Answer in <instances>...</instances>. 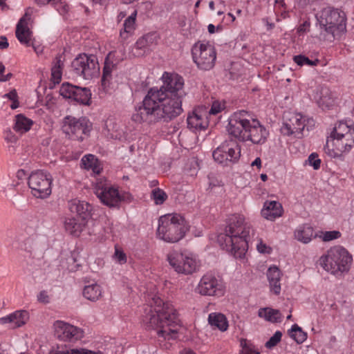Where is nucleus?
Instances as JSON below:
<instances>
[{"mask_svg":"<svg viewBox=\"0 0 354 354\" xmlns=\"http://www.w3.org/2000/svg\"><path fill=\"white\" fill-rule=\"evenodd\" d=\"M281 273L277 266H270L267 271V278L269 282L270 291L275 295H279L281 292Z\"/></svg>","mask_w":354,"mask_h":354,"instance_id":"c85d7f7f","label":"nucleus"},{"mask_svg":"<svg viewBox=\"0 0 354 354\" xmlns=\"http://www.w3.org/2000/svg\"><path fill=\"white\" fill-rule=\"evenodd\" d=\"M189 230V225L180 214L171 213L158 219L157 237L165 242L175 243L180 241Z\"/></svg>","mask_w":354,"mask_h":354,"instance_id":"423d86ee","label":"nucleus"},{"mask_svg":"<svg viewBox=\"0 0 354 354\" xmlns=\"http://www.w3.org/2000/svg\"><path fill=\"white\" fill-rule=\"evenodd\" d=\"M227 131L239 141H250L254 145H263L269 136V131L245 111L234 113L229 118Z\"/></svg>","mask_w":354,"mask_h":354,"instance_id":"20e7f679","label":"nucleus"},{"mask_svg":"<svg viewBox=\"0 0 354 354\" xmlns=\"http://www.w3.org/2000/svg\"><path fill=\"white\" fill-rule=\"evenodd\" d=\"M68 354H99V353L93 352L91 351L86 350L84 348H80V349H71L70 352L68 351Z\"/></svg>","mask_w":354,"mask_h":354,"instance_id":"4d7b16f0","label":"nucleus"},{"mask_svg":"<svg viewBox=\"0 0 354 354\" xmlns=\"http://www.w3.org/2000/svg\"><path fill=\"white\" fill-rule=\"evenodd\" d=\"M224 109V105L218 101H215L212 103L210 109H207L208 115H215Z\"/></svg>","mask_w":354,"mask_h":354,"instance_id":"603ef678","label":"nucleus"},{"mask_svg":"<svg viewBox=\"0 0 354 354\" xmlns=\"http://www.w3.org/2000/svg\"><path fill=\"white\" fill-rule=\"evenodd\" d=\"M258 315L265 320L272 322H280L281 321V314L279 310L271 308H260Z\"/></svg>","mask_w":354,"mask_h":354,"instance_id":"c9c22d12","label":"nucleus"},{"mask_svg":"<svg viewBox=\"0 0 354 354\" xmlns=\"http://www.w3.org/2000/svg\"><path fill=\"white\" fill-rule=\"evenodd\" d=\"M151 198L156 205H162L167 198V194L160 188H156L151 192Z\"/></svg>","mask_w":354,"mask_h":354,"instance_id":"c03bdc74","label":"nucleus"},{"mask_svg":"<svg viewBox=\"0 0 354 354\" xmlns=\"http://www.w3.org/2000/svg\"><path fill=\"white\" fill-rule=\"evenodd\" d=\"M353 261L352 256L343 247L337 245L330 248L319 259V265L327 272L341 276L348 272Z\"/></svg>","mask_w":354,"mask_h":354,"instance_id":"0eeeda50","label":"nucleus"},{"mask_svg":"<svg viewBox=\"0 0 354 354\" xmlns=\"http://www.w3.org/2000/svg\"><path fill=\"white\" fill-rule=\"evenodd\" d=\"M330 137H345L347 142H351L354 138V129L351 124L344 122H339L335 124Z\"/></svg>","mask_w":354,"mask_h":354,"instance_id":"cd10ccee","label":"nucleus"},{"mask_svg":"<svg viewBox=\"0 0 354 354\" xmlns=\"http://www.w3.org/2000/svg\"><path fill=\"white\" fill-rule=\"evenodd\" d=\"M82 223V219H75V217L71 216V218H69V222H68V232L74 236H79L87 224L84 223V225L79 229L78 225Z\"/></svg>","mask_w":354,"mask_h":354,"instance_id":"4c0bfd02","label":"nucleus"},{"mask_svg":"<svg viewBox=\"0 0 354 354\" xmlns=\"http://www.w3.org/2000/svg\"><path fill=\"white\" fill-rule=\"evenodd\" d=\"M261 216L266 220L274 221L283 214L281 204L275 201H266L261 211Z\"/></svg>","mask_w":354,"mask_h":354,"instance_id":"a878e982","label":"nucleus"},{"mask_svg":"<svg viewBox=\"0 0 354 354\" xmlns=\"http://www.w3.org/2000/svg\"><path fill=\"white\" fill-rule=\"evenodd\" d=\"M61 65H63V63L61 62L60 59H58V60H57L56 64L52 68L51 80L54 84H59L61 81V79H62Z\"/></svg>","mask_w":354,"mask_h":354,"instance_id":"a18cd8bd","label":"nucleus"},{"mask_svg":"<svg viewBox=\"0 0 354 354\" xmlns=\"http://www.w3.org/2000/svg\"><path fill=\"white\" fill-rule=\"evenodd\" d=\"M115 53H109L104 61L102 77V86L104 90L107 91L111 84L112 71L117 66V61L115 62Z\"/></svg>","mask_w":354,"mask_h":354,"instance_id":"393cba45","label":"nucleus"},{"mask_svg":"<svg viewBox=\"0 0 354 354\" xmlns=\"http://www.w3.org/2000/svg\"><path fill=\"white\" fill-rule=\"evenodd\" d=\"M207 30L209 33L213 34L216 32V30L218 31H221L222 30V26L218 25L216 28L213 24H209L207 26Z\"/></svg>","mask_w":354,"mask_h":354,"instance_id":"680f3d73","label":"nucleus"},{"mask_svg":"<svg viewBox=\"0 0 354 354\" xmlns=\"http://www.w3.org/2000/svg\"><path fill=\"white\" fill-rule=\"evenodd\" d=\"M183 98L165 94L156 87L151 88L142 102L135 107L131 120L136 123L148 125L170 121L183 113Z\"/></svg>","mask_w":354,"mask_h":354,"instance_id":"f257e3e1","label":"nucleus"},{"mask_svg":"<svg viewBox=\"0 0 354 354\" xmlns=\"http://www.w3.org/2000/svg\"><path fill=\"white\" fill-rule=\"evenodd\" d=\"M283 122L281 128V133L286 136L295 134L296 136L300 138L302 131L306 127V122L312 123L311 119L306 118L299 113L286 112L283 114Z\"/></svg>","mask_w":354,"mask_h":354,"instance_id":"4468645a","label":"nucleus"},{"mask_svg":"<svg viewBox=\"0 0 354 354\" xmlns=\"http://www.w3.org/2000/svg\"><path fill=\"white\" fill-rule=\"evenodd\" d=\"M33 124V121L26 118L23 114H18L15 116L14 130L20 133L28 131Z\"/></svg>","mask_w":354,"mask_h":354,"instance_id":"f704fd0d","label":"nucleus"},{"mask_svg":"<svg viewBox=\"0 0 354 354\" xmlns=\"http://www.w3.org/2000/svg\"><path fill=\"white\" fill-rule=\"evenodd\" d=\"M55 336L64 342L66 339V324L62 321H57L54 324Z\"/></svg>","mask_w":354,"mask_h":354,"instance_id":"37998d69","label":"nucleus"},{"mask_svg":"<svg viewBox=\"0 0 354 354\" xmlns=\"http://www.w3.org/2000/svg\"><path fill=\"white\" fill-rule=\"evenodd\" d=\"M241 156L240 146L233 140L221 143L214 151L212 156L215 161L223 165L234 163Z\"/></svg>","mask_w":354,"mask_h":354,"instance_id":"ddd939ff","label":"nucleus"},{"mask_svg":"<svg viewBox=\"0 0 354 354\" xmlns=\"http://www.w3.org/2000/svg\"><path fill=\"white\" fill-rule=\"evenodd\" d=\"M314 230L308 224L299 225L294 232L295 238L299 242L307 244L315 237Z\"/></svg>","mask_w":354,"mask_h":354,"instance_id":"7c9ffc66","label":"nucleus"},{"mask_svg":"<svg viewBox=\"0 0 354 354\" xmlns=\"http://www.w3.org/2000/svg\"><path fill=\"white\" fill-rule=\"evenodd\" d=\"M81 162L84 169L91 170L94 174H99L102 169L98 159L93 154L84 156Z\"/></svg>","mask_w":354,"mask_h":354,"instance_id":"72a5a7b5","label":"nucleus"},{"mask_svg":"<svg viewBox=\"0 0 354 354\" xmlns=\"http://www.w3.org/2000/svg\"><path fill=\"white\" fill-rule=\"evenodd\" d=\"M224 19L226 20V24H231L234 21L235 17L232 14L228 13L227 16L224 17Z\"/></svg>","mask_w":354,"mask_h":354,"instance_id":"774afa93","label":"nucleus"},{"mask_svg":"<svg viewBox=\"0 0 354 354\" xmlns=\"http://www.w3.org/2000/svg\"><path fill=\"white\" fill-rule=\"evenodd\" d=\"M313 100L322 110L333 109L338 104V97L326 86H319L313 95Z\"/></svg>","mask_w":354,"mask_h":354,"instance_id":"f3484780","label":"nucleus"},{"mask_svg":"<svg viewBox=\"0 0 354 354\" xmlns=\"http://www.w3.org/2000/svg\"><path fill=\"white\" fill-rule=\"evenodd\" d=\"M5 71V66L3 63L0 62V82H6L10 80L12 76L11 73H8L7 75H4L3 73Z\"/></svg>","mask_w":354,"mask_h":354,"instance_id":"6e6d98bb","label":"nucleus"},{"mask_svg":"<svg viewBox=\"0 0 354 354\" xmlns=\"http://www.w3.org/2000/svg\"><path fill=\"white\" fill-rule=\"evenodd\" d=\"M208 323L214 328L224 332L228 328V322L226 317L221 313H211L208 315Z\"/></svg>","mask_w":354,"mask_h":354,"instance_id":"2f4dec72","label":"nucleus"},{"mask_svg":"<svg viewBox=\"0 0 354 354\" xmlns=\"http://www.w3.org/2000/svg\"><path fill=\"white\" fill-rule=\"evenodd\" d=\"M8 46V42L6 37H0V49L3 50Z\"/></svg>","mask_w":354,"mask_h":354,"instance_id":"e2e57ef3","label":"nucleus"},{"mask_svg":"<svg viewBox=\"0 0 354 354\" xmlns=\"http://www.w3.org/2000/svg\"><path fill=\"white\" fill-rule=\"evenodd\" d=\"M284 0H275L274 10L277 15V21L286 19L289 17L288 12L286 11Z\"/></svg>","mask_w":354,"mask_h":354,"instance_id":"ea45409f","label":"nucleus"},{"mask_svg":"<svg viewBox=\"0 0 354 354\" xmlns=\"http://www.w3.org/2000/svg\"><path fill=\"white\" fill-rule=\"evenodd\" d=\"M83 296L91 301H97L102 297V288L97 283H93L84 286Z\"/></svg>","mask_w":354,"mask_h":354,"instance_id":"473e14b6","label":"nucleus"},{"mask_svg":"<svg viewBox=\"0 0 354 354\" xmlns=\"http://www.w3.org/2000/svg\"><path fill=\"white\" fill-rule=\"evenodd\" d=\"M28 319V312L25 310H19L0 318V323H9L12 325L13 328H19L26 324Z\"/></svg>","mask_w":354,"mask_h":354,"instance_id":"bb28decb","label":"nucleus"},{"mask_svg":"<svg viewBox=\"0 0 354 354\" xmlns=\"http://www.w3.org/2000/svg\"><path fill=\"white\" fill-rule=\"evenodd\" d=\"M31 19V15L27 12L20 19L16 27V37L21 44L27 46H30L32 32L28 25Z\"/></svg>","mask_w":354,"mask_h":354,"instance_id":"5701e85b","label":"nucleus"},{"mask_svg":"<svg viewBox=\"0 0 354 354\" xmlns=\"http://www.w3.org/2000/svg\"><path fill=\"white\" fill-rule=\"evenodd\" d=\"M91 98V92L88 88L68 83V103L74 102L82 105H89Z\"/></svg>","mask_w":354,"mask_h":354,"instance_id":"4be33fe9","label":"nucleus"},{"mask_svg":"<svg viewBox=\"0 0 354 354\" xmlns=\"http://www.w3.org/2000/svg\"><path fill=\"white\" fill-rule=\"evenodd\" d=\"M3 97H6L8 100H10V101H13L18 98L17 93L15 90H12L10 92H9L8 93L5 94L3 95Z\"/></svg>","mask_w":354,"mask_h":354,"instance_id":"052dcab7","label":"nucleus"},{"mask_svg":"<svg viewBox=\"0 0 354 354\" xmlns=\"http://www.w3.org/2000/svg\"><path fill=\"white\" fill-rule=\"evenodd\" d=\"M256 249L259 253L262 254H270L272 252V247L267 244L262 238H257Z\"/></svg>","mask_w":354,"mask_h":354,"instance_id":"49530a36","label":"nucleus"},{"mask_svg":"<svg viewBox=\"0 0 354 354\" xmlns=\"http://www.w3.org/2000/svg\"><path fill=\"white\" fill-rule=\"evenodd\" d=\"M354 145V138L347 142L345 137H328L324 147L325 152L330 158H339L348 152Z\"/></svg>","mask_w":354,"mask_h":354,"instance_id":"a211bd4d","label":"nucleus"},{"mask_svg":"<svg viewBox=\"0 0 354 354\" xmlns=\"http://www.w3.org/2000/svg\"><path fill=\"white\" fill-rule=\"evenodd\" d=\"M288 333L290 336L298 344L303 343L307 337V334L297 324H294Z\"/></svg>","mask_w":354,"mask_h":354,"instance_id":"58836bf2","label":"nucleus"},{"mask_svg":"<svg viewBox=\"0 0 354 354\" xmlns=\"http://www.w3.org/2000/svg\"><path fill=\"white\" fill-rule=\"evenodd\" d=\"M71 67L75 75L86 80L97 77L100 73L97 58L93 55H78L71 62Z\"/></svg>","mask_w":354,"mask_h":354,"instance_id":"9d476101","label":"nucleus"},{"mask_svg":"<svg viewBox=\"0 0 354 354\" xmlns=\"http://www.w3.org/2000/svg\"><path fill=\"white\" fill-rule=\"evenodd\" d=\"M252 167H257L258 169L261 168V159L259 157H257L254 159V161L251 163Z\"/></svg>","mask_w":354,"mask_h":354,"instance_id":"69168bd1","label":"nucleus"},{"mask_svg":"<svg viewBox=\"0 0 354 354\" xmlns=\"http://www.w3.org/2000/svg\"><path fill=\"white\" fill-rule=\"evenodd\" d=\"M142 321L148 328L155 329L159 337L165 340L178 337L180 320L174 306L164 302L158 296L151 299L150 305L145 310Z\"/></svg>","mask_w":354,"mask_h":354,"instance_id":"f03ea898","label":"nucleus"},{"mask_svg":"<svg viewBox=\"0 0 354 354\" xmlns=\"http://www.w3.org/2000/svg\"><path fill=\"white\" fill-rule=\"evenodd\" d=\"M166 261L175 272L186 276L197 272L201 266L198 255L187 250H171L167 254Z\"/></svg>","mask_w":354,"mask_h":354,"instance_id":"6e6552de","label":"nucleus"},{"mask_svg":"<svg viewBox=\"0 0 354 354\" xmlns=\"http://www.w3.org/2000/svg\"><path fill=\"white\" fill-rule=\"evenodd\" d=\"M37 300L42 304H48L50 302V296L47 290H43L37 295Z\"/></svg>","mask_w":354,"mask_h":354,"instance_id":"864d4df0","label":"nucleus"},{"mask_svg":"<svg viewBox=\"0 0 354 354\" xmlns=\"http://www.w3.org/2000/svg\"><path fill=\"white\" fill-rule=\"evenodd\" d=\"M36 3L39 6H44L49 3H53L55 5V9L57 12L62 15L65 16L66 14V4L64 3L61 2V0H35Z\"/></svg>","mask_w":354,"mask_h":354,"instance_id":"79ce46f5","label":"nucleus"},{"mask_svg":"<svg viewBox=\"0 0 354 354\" xmlns=\"http://www.w3.org/2000/svg\"><path fill=\"white\" fill-rule=\"evenodd\" d=\"M242 350L240 354H259V349L252 344L246 340L241 342Z\"/></svg>","mask_w":354,"mask_h":354,"instance_id":"de8ad7c7","label":"nucleus"},{"mask_svg":"<svg viewBox=\"0 0 354 354\" xmlns=\"http://www.w3.org/2000/svg\"><path fill=\"white\" fill-rule=\"evenodd\" d=\"M307 161L309 165H311L314 169H318L320 167L321 160L318 158V155L315 153H311L308 158Z\"/></svg>","mask_w":354,"mask_h":354,"instance_id":"5fc2aeb1","label":"nucleus"},{"mask_svg":"<svg viewBox=\"0 0 354 354\" xmlns=\"http://www.w3.org/2000/svg\"><path fill=\"white\" fill-rule=\"evenodd\" d=\"M68 205L70 212L74 214L71 216L75 217V219H82V223L79 224L78 227L80 228L84 223H87L91 218L92 207L89 203L74 199Z\"/></svg>","mask_w":354,"mask_h":354,"instance_id":"412c9836","label":"nucleus"},{"mask_svg":"<svg viewBox=\"0 0 354 354\" xmlns=\"http://www.w3.org/2000/svg\"><path fill=\"white\" fill-rule=\"evenodd\" d=\"M30 45L32 46L35 52L37 55H40L43 53L44 46L36 41L30 42Z\"/></svg>","mask_w":354,"mask_h":354,"instance_id":"13d9d810","label":"nucleus"},{"mask_svg":"<svg viewBox=\"0 0 354 354\" xmlns=\"http://www.w3.org/2000/svg\"><path fill=\"white\" fill-rule=\"evenodd\" d=\"M342 234L338 230L320 231L316 233L315 237H318L324 242H328L339 239Z\"/></svg>","mask_w":354,"mask_h":354,"instance_id":"a19ab883","label":"nucleus"},{"mask_svg":"<svg viewBox=\"0 0 354 354\" xmlns=\"http://www.w3.org/2000/svg\"><path fill=\"white\" fill-rule=\"evenodd\" d=\"M94 193L101 203L109 207H116L122 201L130 202L132 196L129 193H120L105 179H97L94 185Z\"/></svg>","mask_w":354,"mask_h":354,"instance_id":"1a4fd4ad","label":"nucleus"},{"mask_svg":"<svg viewBox=\"0 0 354 354\" xmlns=\"http://www.w3.org/2000/svg\"><path fill=\"white\" fill-rule=\"evenodd\" d=\"M92 129V124L86 118L76 120L68 116V135L70 138L83 140L84 136H88Z\"/></svg>","mask_w":354,"mask_h":354,"instance_id":"6ab92c4d","label":"nucleus"},{"mask_svg":"<svg viewBox=\"0 0 354 354\" xmlns=\"http://www.w3.org/2000/svg\"><path fill=\"white\" fill-rule=\"evenodd\" d=\"M263 21L265 23L268 30H270L274 28V24L269 21L268 18L263 19Z\"/></svg>","mask_w":354,"mask_h":354,"instance_id":"338daca9","label":"nucleus"},{"mask_svg":"<svg viewBox=\"0 0 354 354\" xmlns=\"http://www.w3.org/2000/svg\"><path fill=\"white\" fill-rule=\"evenodd\" d=\"M195 292L203 296L221 297L225 293V286L214 275L205 274L201 278Z\"/></svg>","mask_w":354,"mask_h":354,"instance_id":"2eb2a0df","label":"nucleus"},{"mask_svg":"<svg viewBox=\"0 0 354 354\" xmlns=\"http://www.w3.org/2000/svg\"><path fill=\"white\" fill-rule=\"evenodd\" d=\"M310 28V22L305 21L297 28V32L300 34L307 32Z\"/></svg>","mask_w":354,"mask_h":354,"instance_id":"bf43d9fd","label":"nucleus"},{"mask_svg":"<svg viewBox=\"0 0 354 354\" xmlns=\"http://www.w3.org/2000/svg\"><path fill=\"white\" fill-rule=\"evenodd\" d=\"M192 55L197 67L203 71L212 69L216 59L214 47L208 41H197L192 48Z\"/></svg>","mask_w":354,"mask_h":354,"instance_id":"9b49d317","label":"nucleus"},{"mask_svg":"<svg viewBox=\"0 0 354 354\" xmlns=\"http://www.w3.org/2000/svg\"><path fill=\"white\" fill-rule=\"evenodd\" d=\"M254 231L252 225L246 221L243 214H232L227 218L225 233L218 236V242L236 259H239L243 263H246L248 238Z\"/></svg>","mask_w":354,"mask_h":354,"instance_id":"7ed1b4c3","label":"nucleus"},{"mask_svg":"<svg viewBox=\"0 0 354 354\" xmlns=\"http://www.w3.org/2000/svg\"><path fill=\"white\" fill-rule=\"evenodd\" d=\"M282 337V333L277 330L266 343L265 346L268 348H272L275 346L280 341Z\"/></svg>","mask_w":354,"mask_h":354,"instance_id":"8fccbe9b","label":"nucleus"},{"mask_svg":"<svg viewBox=\"0 0 354 354\" xmlns=\"http://www.w3.org/2000/svg\"><path fill=\"white\" fill-rule=\"evenodd\" d=\"M294 62L299 66L308 65L316 66L319 63L318 59L314 61L309 59L307 57L301 55H295L293 57Z\"/></svg>","mask_w":354,"mask_h":354,"instance_id":"09e8293b","label":"nucleus"},{"mask_svg":"<svg viewBox=\"0 0 354 354\" xmlns=\"http://www.w3.org/2000/svg\"><path fill=\"white\" fill-rule=\"evenodd\" d=\"M157 42L156 35L149 33L140 37L131 48V54L133 57H141L145 55L148 48Z\"/></svg>","mask_w":354,"mask_h":354,"instance_id":"b1692460","label":"nucleus"},{"mask_svg":"<svg viewBox=\"0 0 354 354\" xmlns=\"http://www.w3.org/2000/svg\"><path fill=\"white\" fill-rule=\"evenodd\" d=\"M114 260L119 264H124L127 262V255L122 250L115 247L113 256Z\"/></svg>","mask_w":354,"mask_h":354,"instance_id":"3c124183","label":"nucleus"},{"mask_svg":"<svg viewBox=\"0 0 354 354\" xmlns=\"http://www.w3.org/2000/svg\"><path fill=\"white\" fill-rule=\"evenodd\" d=\"M137 17V10H135L130 16L124 21L123 28L120 32V36L122 40H127L133 36L136 30V21Z\"/></svg>","mask_w":354,"mask_h":354,"instance_id":"c756f323","label":"nucleus"},{"mask_svg":"<svg viewBox=\"0 0 354 354\" xmlns=\"http://www.w3.org/2000/svg\"><path fill=\"white\" fill-rule=\"evenodd\" d=\"M84 332L80 327L68 324V342H75L82 339Z\"/></svg>","mask_w":354,"mask_h":354,"instance_id":"e433bc0d","label":"nucleus"},{"mask_svg":"<svg viewBox=\"0 0 354 354\" xmlns=\"http://www.w3.org/2000/svg\"><path fill=\"white\" fill-rule=\"evenodd\" d=\"M317 35L320 40L333 41L346 30V17L338 9L326 7L315 15Z\"/></svg>","mask_w":354,"mask_h":354,"instance_id":"39448f33","label":"nucleus"},{"mask_svg":"<svg viewBox=\"0 0 354 354\" xmlns=\"http://www.w3.org/2000/svg\"><path fill=\"white\" fill-rule=\"evenodd\" d=\"M28 187L31 194L37 198H46L52 192V177L50 174L42 170H38L30 175Z\"/></svg>","mask_w":354,"mask_h":354,"instance_id":"f8f14e48","label":"nucleus"},{"mask_svg":"<svg viewBox=\"0 0 354 354\" xmlns=\"http://www.w3.org/2000/svg\"><path fill=\"white\" fill-rule=\"evenodd\" d=\"M187 127L192 131L205 130L209 125L207 109L204 106L195 108L187 118Z\"/></svg>","mask_w":354,"mask_h":354,"instance_id":"aec40b11","label":"nucleus"},{"mask_svg":"<svg viewBox=\"0 0 354 354\" xmlns=\"http://www.w3.org/2000/svg\"><path fill=\"white\" fill-rule=\"evenodd\" d=\"M162 85L158 88L165 94L185 97L186 92L184 89V80L176 73L165 72L162 76Z\"/></svg>","mask_w":354,"mask_h":354,"instance_id":"dca6fc26","label":"nucleus"},{"mask_svg":"<svg viewBox=\"0 0 354 354\" xmlns=\"http://www.w3.org/2000/svg\"><path fill=\"white\" fill-rule=\"evenodd\" d=\"M109 53H115V55L114 57V60L115 62H117V65L123 59V55H122L120 53L118 52V51H112V52H110Z\"/></svg>","mask_w":354,"mask_h":354,"instance_id":"0e129e2a","label":"nucleus"}]
</instances>
